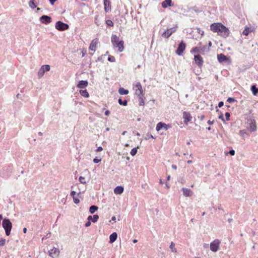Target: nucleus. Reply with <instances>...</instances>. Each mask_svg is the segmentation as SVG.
<instances>
[{
    "label": "nucleus",
    "mask_w": 258,
    "mask_h": 258,
    "mask_svg": "<svg viewBox=\"0 0 258 258\" xmlns=\"http://www.w3.org/2000/svg\"><path fill=\"white\" fill-rule=\"evenodd\" d=\"M211 30L217 32L223 38L227 37L230 33L229 30L224 25L220 23H214L211 25Z\"/></svg>",
    "instance_id": "obj_1"
},
{
    "label": "nucleus",
    "mask_w": 258,
    "mask_h": 258,
    "mask_svg": "<svg viewBox=\"0 0 258 258\" xmlns=\"http://www.w3.org/2000/svg\"><path fill=\"white\" fill-rule=\"evenodd\" d=\"M111 43L114 47L117 48L119 52H122L124 50V42L119 41V37L116 35H112L111 36Z\"/></svg>",
    "instance_id": "obj_2"
},
{
    "label": "nucleus",
    "mask_w": 258,
    "mask_h": 258,
    "mask_svg": "<svg viewBox=\"0 0 258 258\" xmlns=\"http://www.w3.org/2000/svg\"><path fill=\"white\" fill-rule=\"evenodd\" d=\"M3 227L5 230L6 234L9 236L12 228V223L8 219H4L2 223Z\"/></svg>",
    "instance_id": "obj_3"
},
{
    "label": "nucleus",
    "mask_w": 258,
    "mask_h": 258,
    "mask_svg": "<svg viewBox=\"0 0 258 258\" xmlns=\"http://www.w3.org/2000/svg\"><path fill=\"white\" fill-rule=\"evenodd\" d=\"M50 69V67L49 65L45 64L43 65L41 67L40 69L38 72V77L39 78H42L45 72L49 71Z\"/></svg>",
    "instance_id": "obj_4"
},
{
    "label": "nucleus",
    "mask_w": 258,
    "mask_h": 258,
    "mask_svg": "<svg viewBox=\"0 0 258 258\" xmlns=\"http://www.w3.org/2000/svg\"><path fill=\"white\" fill-rule=\"evenodd\" d=\"M220 241L218 239H215L210 243V247L211 251L213 252L217 251L219 249Z\"/></svg>",
    "instance_id": "obj_5"
},
{
    "label": "nucleus",
    "mask_w": 258,
    "mask_h": 258,
    "mask_svg": "<svg viewBox=\"0 0 258 258\" xmlns=\"http://www.w3.org/2000/svg\"><path fill=\"white\" fill-rule=\"evenodd\" d=\"M177 27H172L167 29L162 34V36L164 38H169L174 32L176 31Z\"/></svg>",
    "instance_id": "obj_6"
},
{
    "label": "nucleus",
    "mask_w": 258,
    "mask_h": 258,
    "mask_svg": "<svg viewBox=\"0 0 258 258\" xmlns=\"http://www.w3.org/2000/svg\"><path fill=\"white\" fill-rule=\"evenodd\" d=\"M55 28L59 31H64L69 28V25L61 21H57L55 24Z\"/></svg>",
    "instance_id": "obj_7"
},
{
    "label": "nucleus",
    "mask_w": 258,
    "mask_h": 258,
    "mask_svg": "<svg viewBox=\"0 0 258 258\" xmlns=\"http://www.w3.org/2000/svg\"><path fill=\"white\" fill-rule=\"evenodd\" d=\"M134 89L135 94L138 95L140 98H141L143 92L141 83H137L134 87Z\"/></svg>",
    "instance_id": "obj_8"
},
{
    "label": "nucleus",
    "mask_w": 258,
    "mask_h": 258,
    "mask_svg": "<svg viewBox=\"0 0 258 258\" xmlns=\"http://www.w3.org/2000/svg\"><path fill=\"white\" fill-rule=\"evenodd\" d=\"M170 127V125L166 124L165 123L162 122H159L156 125V130L158 132L162 129L166 131Z\"/></svg>",
    "instance_id": "obj_9"
},
{
    "label": "nucleus",
    "mask_w": 258,
    "mask_h": 258,
    "mask_svg": "<svg viewBox=\"0 0 258 258\" xmlns=\"http://www.w3.org/2000/svg\"><path fill=\"white\" fill-rule=\"evenodd\" d=\"M59 250L58 248L54 247L49 251V254L50 256H51L52 258L58 257L59 255Z\"/></svg>",
    "instance_id": "obj_10"
},
{
    "label": "nucleus",
    "mask_w": 258,
    "mask_h": 258,
    "mask_svg": "<svg viewBox=\"0 0 258 258\" xmlns=\"http://www.w3.org/2000/svg\"><path fill=\"white\" fill-rule=\"evenodd\" d=\"M186 47L185 44L182 41L178 45V47L176 50V53L178 55H181L182 53L185 50Z\"/></svg>",
    "instance_id": "obj_11"
},
{
    "label": "nucleus",
    "mask_w": 258,
    "mask_h": 258,
    "mask_svg": "<svg viewBox=\"0 0 258 258\" xmlns=\"http://www.w3.org/2000/svg\"><path fill=\"white\" fill-rule=\"evenodd\" d=\"M217 59L220 62L230 61L229 57L226 56L224 54L221 53L217 55Z\"/></svg>",
    "instance_id": "obj_12"
},
{
    "label": "nucleus",
    "mask_w": 258,
    "mask_h": 258,
    "mask_svg": "<svg viewBox=\"0 0 258 258\" xmlns=\"http://www.w3.org/2000/svg\"><path fill=\"white\" fill-rule=\"evenodd\" d=\"M183 118L184 119V122L187 124L192 119V116L189 112L184 111L183 113Z\"/></svg>",
    "instance_id": "obj_13"
},
{
    "label": "nucleus",
    "mask_w": 258,
    "mask_h": 258,
    "mask_svg": "<svg viewBox=\"0 0 258 258\" xmlns=\"http://www.w3.org/2000/svg\"><path fill=\"white\" fill-rule=\"evenodd\" d=\"M98 43V40L97 39L93 40L90 45L89 49L91 51H95Z\"/></svg>",
    "instance_id": "obj_14"
},
{
    "label": "nucleus",
    "mask_w": 258,
    "mask_h": 258,
    "mask_svg": "<svg viewBox=\"0 0 258 258\" xmlns=\"http://www.w3.org/2000/svg\"><path fill=\"white\" fill-rule=\"evenodd\" d=\"M40 21L42 23L49 24L51 22V18L49 16L43 15L40 18Z\"/></svg>",
    "instance_id": "obj_15"
},
{
    "label": "nucleus",
    "mask_w": 258,
    "mask_h": 258,
    "mask_svg": "<svg viewBox=\"0 0 258 258\" xmlns=\"http://www.w3.org/2000/svg\"><path fill=\"white\" fill-rule=\"evenodd\" d=\"M249 124V130L251 132L255 131L256 130V122L254 119H250L248 120Z\"/></svg>",
    "instance_id": "obj_16"
},
{
    "label": "nucleus",
    "mask_w": 258,
    "mask_h": 258,
    "mask_svg": "<svg viewBox=\"0 0 258 258\" xmlns=\"http://www.w3.org/2000/svg\"><path fill=\"white\" fill-rule=\"evenodd\" d=\"M194 59H195V61L196 64L198 66H199V67L202 66L203 63V60L202 57L200 55H195Z\"/></svg>",
    "instance_id": "obj_17"
},
{
    "label": "nucleus",
    "mask_w": 258,
    "mask_h": 258,
    "mask_svg": "<svg viewBox=\"0 0 258 258\" xmlns=\"http://www.w3.org/2000/svg\"><path fill=\"white\" fill-rule=\"evenodd\" d=\"M182 192H183V195L185 196V197H191L192 196V191L190 189H188V188H185V187H183L182 189H181Z\"/></svg>",
    "instance_id": "obj_18"
},
{
    "label": "nucleus",
    "mask_w": 258,
    "mask_h": 258,
    "mask_svg": "<svg viewBox=\"0 0 258 258\" xmlns=\"http://www.w3.org/2000/svg\"><path fill=\"white\" fill-rule=\"evenodd\" d=\"M88 82L87 81H80L77 85V87L79 88H85L88 86Z\"/></svg>",
    "instance_id": "obj_19"
},
{
    "label": "nucleus",
    "mask_w": 258,
    "mask_h": 258,
    "mask_svg": "<svg viewBox=\"0 0 258 258\" xmlns=\"http://www.w3.org/2000/svg\"><path fill=\"white\" fill-rule=\"evenodd\" d=\"M124 190V188L121 186H117L114 189V192L116 195L121 194Z\"/></svg>",
    "instance_id": "obj_20"
},
{
    "label": "nucleus",
    "mask_w": 258,
    "mask_h": 258,
    "mask_svg": "<svg viewBox=\"0 0 258 258\" xmlns=\"http://www.w3.org/2000/svg\"><path fill=\"white\" fill-rule=\"evenodd\" d=\"M117 235L116 232L112 233L109 236V242L112 243L114 242L117 239Z\"/></svg>",
    "instance_id": "obj_21"
},
{
    "label": "nucleus",
    "mask_w": 258,
    "mask_h": 258,
    "mask_svg": "<svg viewBox=\"0 0 258 258\" xmlns=\"http://www.w3.org/2000/svg\"><path fill=\"white\" fill-rule=\"evenodd\" d=\"M171 0H165L162 3V7L163 8H167L168 7L171 6Z\"/></svg>",
    "instance_id": "obj_22"
},
{
    "label": "nucleus",
    "mask_w": 258,
    "mask_h": 258,
    "mask_svg": "<svg viewBox=\"0 0 258 258\" xmlns=\"http://www.w3.org/2000/svg\"><path fill=\"white\" fill-rule=\"evenodd\" d=\"M80 94L85 97V98H89V94L87 91V90H80L79 91Z\"/></svg>",
    "instance_id": "obj_23"
},
{
    "label": "nucleus",
    "mask_w": 258,
    "mask_h": 258,
    "mask_svg": "<svg viewBox=\"0 0 258 258\" xmlns=\"http://www.w3.org/2000/svg\"><path fill=\"white\" fill-rule=\"evenodd\" d=\"M206 47H196L192 49V52L194 53H201L203 49Z\"/></svg>",
    "instance_id": "obj_24"
},
{
    "label": "nucleus",
    "mask_w": 258,
    "mask_h": 258,
    "mask_svg": "<svg viewBox=\"0 0 258 258\" xmlns=\"http://www.w3.org/2000/svg\"><path fill=\"white\" fill-rule=\"evenodd\" d=\"M36 3V0H31L29 2V6L31 9H34L37 7Z\"/></svg>",
    "instance_id": "obj_25"
},
{
    "label": "nucleus",
    "mask_w": 258,
    "mask_h": 258,
    "mask_svg": "<svg viewBox=\"0 0 258 258\" xmlns=\"http://www.w3.org/2000/svg\"><path fill=\"white\" fill-rule=\"evenodd\" d=\"M118 92L120 95H127L128 93V91L123 88H120L118 90Z\"/></svg>",
    "instance_id": "obj_26"
},
{
    "label": "nucleus",
    "mask_w": 258,
    "mask_h": 258,
    "mask_svg": "<svg viewBox=\"0 0 258 258\" xmlns=\"http://www.w3.org/2000/svg\"><path fill=\"white\" fill-rule=\"evenodd\" d=\"M98 209V208L97 206H94V205H93V206H91L90 207V209H89V212H90L91 214H93Z\"/></svg>",
    "instance_id": "obj_27"
},
{
    "label": "nucleus",
    "mask_w": 258,
    "mask_h": 258,
    "mask_svg": "<svg viewBox=\"0 0 258 258\" xmlns=\"http://www.w3.org/2000/svg\"><path fill=\"white\" fill-rule=\"evenodd\" d=\"M251 90L254 95H256L258 93V89L256 88L254 85L251 86Z\"/></svg>",
    "instance_id": "obj_28"
},
{
    "label": "nucleus",
    "mask_w": 258,
    "mask_h": 258,
    "mask_svg": "<svg viewBox=\"0 0 258 258\" xmlns=\"http://www.w3.org/2000/svg\"><path fill=\"white\" fill-rule=\"evenodd\" d=\"M170 248L172 252L176 253L177 252L176 249L175 248V244L173 242H171L170 245Z\"/></svg>",
    "instance_id": "obj_29"
},
{
    "label": "nucleus",
    "mask_w": 258,
    "mask_h": 258,
    "mask_svg": "<svg viewBox=\"0 0 258 258\" xmlns=\"http://www.w3.org/2000/svg\"><path fill=\"white\" fill-rule=\"evenodd\" d=\"M110 3L109 1H108V0H104V5L105 6V11L107 12H108L110 10V9H108L106 7L107 5H109Z\"/></svg>",
    "instance_id": "obj_30"
},
{
    "label": "nucleus",
    "mask_w": 258,
    "mask_h": 258,
    "mask_svg": "<svg viewBox=\"0 0 258 258\" xmlns=\"http://www.w3.org/2000/svg\"><path fill=\"white\" fill-rule=\"evenodd\" d=\"M138 148H139V147H137V148H133V149L131 150V152H130V153H131V155H132L133 156H135V155L137 154V151H138L137 149H138Z\"/></svg>",
    "instance_id": "obj_31"
},
{
    "label": "nucleus",
    "mask_w": 258,
    "mask_h": 258,
    "mask_svg": "<svg viewBox=\"0 0 258 258\" xmlns=\"http://www.w3.org/2000/svg\"><path fill=\"white\" fill-rule=\"evenodd\" d=\"M249 31H250L249 27H246L243 32V34L245 36H247L249 34Z\"/></svg>",
    "instance_id": "obj_32"
},
{
    "label": "nucleus",
    "mask_w": 258,
    "mask_h": 258,
    "mask_svg": "<svg viewBox=\"0 0 258 258\" xmlns=\"http://www.w3.org/2000/svg\"><path fill=\"white\" fill-rule=\"evenodd\" d=\"M118 103L119 104L123 106H126L127 105V101L126 100L122 101L121 99H119Z\"/></svg>",
    "instance_id": "obj_33"
},
{
    "label": "nucleus",
    "mask_w": 258,
    "mask_h": 258,
    "mask_svg": "<svg viewBox=\"0 0 258 258\" xmlns=\"http://www.w3.org/2000/svg\"><path fill=\"white\" fill-rule=\"evenodd\" d=\"M79 181L82 184H86V181L84 177L80 176L79 178Z\"/></svg>",
    "instance_id": "obj_34"
},
{
    "label": "nucleus",
    "mask_w": 258,
    "mask_h": 258,
    "mask_svg": "<svg viewBox=\"0 0 258 258\" xmlns=\"http://www.w3.org/2000/svg\"><path fill=\"white\" fill-rule=\"evenodd\" d=\"M99 219V216L97 215H94L93 216L92 222L95 223Z\"/></svg>",
    "instance_id": "obj_35"
},
{
    "label": "nucleus",
    "mask_w": 258,
    "mask_h": 258,
    "mask_svg": "<svg viewBox=\"0 0 258 258\" xmlns=\"http://www.w3.org/2000/svg\"><path fill=\"white\" fill-rule=\"evenodd\" d=\"M106 24L109 26H113V23L112 21L110 20H107L106 21Z\"/></svg>",
    "instance_id": "obj_36"
},
{
    "label": "nucleus",
    "mask_w": 258,
    "mask_h": 258,
    "mask_svg": "<svg viewBox=\"0 0 258 258\" xmlns=\"http://www.w3.org/2000/svg\"><path fill=\"white\" fill-rule=\"evenodd\" d=\"M73 201H74L75 204H79L80 203V200L77 197H76V196L73 197Z\"/></svg>",
    "instance_id": "obj_37"
},
{
    "label": "nucleus",
    "mask_w": 258,
    "mask_h": 258,
    "mask_svg": "<svg viewBox=\"0 0 258 258\" xmlns=\"http://www.w3.org/2000/svg\"><path fill=\"white\" fill-rule=\"evenodd\" d=\"M6 243V240L4 238L0 239V246H4Z\"/></svg>",
    "instance_id": "obj_38"
},
{
    "label": "nucleus",
    "mask_w": 258,
    "mask_h": 258,
    "mask_svg": "<svg viewBox=\"0 0 258 258\" xmlns=\"http://www.w3.org/2000/svg\"><path fill=\"white\" fill-rule=\"evenodd\" d=\"M108 60L110 62H114L115 58L113 56H109L108 58Z\"/></svg>",
    "instance_id": "obj_39"
},
{
    "label": "nucleus",
    "mask_w": 258,
    "mask_h": 258,
    "mask_svg": "<svg viewBox=\"0 0 258 258\" xmlns=\"http://www.w3.org/2000/svg\"><path fill=\"white\" fill-rule=\"evenodd\" d=\"M235 100L234 98H231V97H229L228 99H227V101L229 102V103H232L234 101H235Z\"/></svg>",
    "instance_id": "obj_40"
},
{
    "label": "nucleus",
    "mask_w": 258,
    "mask_h": 258,
    "mask_svg": "<svg viewBox=\"0 0 258 258\" xmlns=\"http://www.w3.org/2000/svg\"><path fill=\"white\" fill-rule=\"evenodd\" d=\"M100 161H101V159L95 158L93 159V162L95 164H97Z\"/></svg>",
    "instance_id": "obj_41"
},
{
    "label": "nucleus",
    "mask_w": 258,
    "mask_h": 258,
    "mask_svg": "<svg viewBox=\"0 0 258 258\" xmlns=\"http://www.w3.org/2000/svg\"><path fill=\"white\" fill-rule=\"evenodd\" d=\"M239 135H240V136H244L245 134H246V133L244 131H243V130H240V131H239Z\"/></svg>",
    "instance_id": "obj_42"
},
{
    "label": "nucleus",
    "mask_w": 258,
    "mask_h": 258,
    "mask_svg": "<svg viewBox=\"0 0 258 258\" xmlns=\"http://www.w3.org/2000/svg\"><path fill=\"white\" fill-rule=\"evenodd\" d=\"M230 113L229 112H226L225 113V116L227 120H229L230 119Z\"/></svg>",
    "instance_id": "obj_43"
},
{
    "label": "nucleus",
    "mask_w": 258,
    "mask_h": 258,
    "mask_svg": "<svg viewBox=\"0 0 258 258\" xmlns=\"http://www.w3.org/2000/svg\"><path fill=\"white\" fill-rule=\"evenodd\" d=\"M229 153L231 155L233 156L235 154V151L234 150H230L229 152Z\"/></svg>",
    "instance_id": "obj_44"
},
{
    "label": "nucleus",
    "mask_w": 258,
    "mask_h": 258,
    "mask_svg": "<svg viewBox=\"0 0 258 258\" xmlns=\"http://www.w3.org/2000/svg\"><path fill=\"white\" fill-rule=\"evenodd\" d=\"M103 150V148L101 147H99L96 149V151L97 152H101Z\"/></svg>",
    "instance_id": "obj_45"
},
{
    "label": "nucleus",
    "mask_w": 258,
    "mask_h": 258,
    "mask_svg": "<svg viewBox=\"0 0 258 258\" xmlns=\"http://www.w3.org/2000/svg\"><path fill=\"white\" fill-rule=\"evenodd\" d=\"M76 191H72L71 192V196L72 197H75V195H76Z\"/></svg>",
    "instance_id": "obj_46"
},
{
    "label": "nucleus",
    "mask_w": 258,
    "mask_h": 258,
    "mask_svg": "<svg viewBox=\"0 0 258 258\" xmlns=\"http://www.w3.org/2000/svg\"><path fill=\"white\" fill-rule=\"evenodd\" d=\"M91 225V222L90 221H88L85 224V226L86 227H89Z\"/></svg>",
    "instance_id": "obj_47"
},
{
    "label": "nucleus",
    "mask_w": 258,
    "mask_h": 258,
    "mask_svg": "<svg viewBox=\"0 0 258 258\" xmlns=\"http://www.w3.org/2000/svg\"><path fill=\"white\" fill-rule=\"evenodd\" d=\"M198 32L199 34H201V35H203L204 32L203 31L201 30L200 29H198Z\"/></svg>",
    "instance_id": "obj_48"
},
{
    "label": "nucleus",
    "mask_w": 258,
    "mask_h": 258,
    "mask_svg": "<svg viewBox=\"0 0 258 258\" xmlns=\"http://www.w3.org/2000/svg\"><path fill=\"white\" fill-rule=\"evenodd\" d=\"M223 104H224L223 102L220 101L218 104V107H221L222 106H223Z\"/></svg>",
    "instance_id": "obj_49"
},
{
    "label": "nucleus",
    "mask_w": 258,
    "mask_h": 258,
    "mask_svg": "<svg viewBox=\"0 0 258 258\" xmlns=\"http://www.w3.org/2000/svg\"><path fill=\"white\" fill-rule=\"evenodd\" d=\"M92 219H93V217L92 216H89L87 218V219L89 221H90L91 220L92 221Z\"/></svg>",
    "instance_id": "obj_50"
},
{
    "label": "nucleus",
    "mask_w": 258,
    "mask_h": 258,
    "mask_svg": "<svg viewBox=\"0 0 258 258\" xmlns=\"http://www.w3.org/2000/svg\"><path fill=\"white\" fill-rule=\"evenodd\" d=\"M49 2L50 3L53 5L54 4V3L57 1V0H49Z\"/></svg>",
    "instance_id": "obj_51"
},
{
    "label": "nucleus",
    "mask_w": 258,
    "mask_h": 258,
    "mask_svg": "<svg viewBox=\"0 0 258 258\" xmlns=\"http://www.w3.org/2000/svg\"><path fill=\"white\" fill-rule=\"evenodd\" d=\"M105 114L107 116H108L110 114V111L109 110H106L105 112Z\"/></svg>",
    "instance_id": "obj_52"
},
{
    "label": "nucleus",
    "mask_w": 258,
    "mask_h": 258,
    "mask_svg": "<svg viewBox=\"0 0 258 258\" xmlns=\"http://www.w3.org/2000/svg\"><path fill=\"white\" fill-rule=\"evenodd\" d=\"M214 123V121H211V120H209L208 121V123L210 125H211L213 123Z\"/></svg>",
    "instance_id": "obj_53"
},
{
    "label": "nucleus",
    "mask_w": 258,
    "mask_h": 258,
    "mask_svg": "<svg viewBox=\"0 0 258 258\" xmlns=\"http://www.w3.org/2000/svg\"><path fill=\"white\" fill-rule=\"evenodd\" d=\"M204 115H201V116H199V118H200L201 120H203L204 119Z\"/></svg>",
    "instance_id": "obj_54"
},
{
    "label": "nucleus",
    "mask_w": 258,
    "mask_h": 258,
    "mask_svg": "<svg viewBox=\"0 0 258 258\" xmlns=\"http://www.w3.org/2000/svg\"><path fill=\"white\" fill-rule=\"evenodd\" d=\"M172 168L175 170L177 169V166L175 165H172Z\"/></svg>",
    "instance_id": "obj_55"
},
{
    "label": "nucleus",
    "mask_w": 258,
    "mask_h": 258,
    "mask_svg": "<svg viewBox=\"0 0 258 258\" xmlns=\"http://www.w3.org/2000/svg\"><path fill=\"white\" fill-rule=\"evenodd\" d=\"M219 118L220 119H221V120H222L223 121H224V118H223V116L222 115H221L219 116Z\"/></svg>",
    "instance_id": "obj_56"
},
{
    "label": "nucleus",
    "mask_w": 258,
    "mask_h": 258,
    "mask_svg": "<svg viewBox=\"0 0 258 258\" xmlns=\"http://www.w3.org/2000/svg\"><path fill=\"white\" fill-rule=\"evenodd\" d=\"M111 220H112V221H115H115H116V217H115V216H113V217H112V218H111Z\"/></svg>",
    "instance_id": "obj_57"
},
{
    "label": "nucleus",
    "mask_w": 258,
    "mask_h": 258,
    "mask_svg": "<svg viewBox=\"0 0 258 258\" xmlns=\"http://www.w3.org/2000/svg\"><path fill=\"white\" fill-rule=\"evenodd\" d=\"M209 246V244H207V243H205L204 244V247H205V248H207Z\"/></svg>",
    "instance_id": "obj_58"
},
{
    "label": "nucleus",
    "mask_w": 258,
    "mask_h": 258,
    "mask_svg": "<svg viewBox=\"0 0 258 258\" xmlns=\"http://www.w3.org/2000/svg\"><path fill=\"white\" fill-rule=\"evenodd\" d=\"M23 232L24 233H26L27 232V228H23Z\"/></svg>",
    "instance_id": "obj_59"
},
{
    "label": "nucleus",
    "mask_w": 258,
    "mask_h": 258,
    "mask_svg": "<svg viewBox=\"0 0 258 258\" xmlns=\"http://www.w3.org/2000/svg\"><path fill=\"white\" fill-rule=\"evenodd\" d=\"M166 186L168 189L170 188V186L167 183H166Z\"/></svg>",
    "instance_id": "obj_60"
},
{
    "label": "nucleus",
    "mask_w": 258,
    "mask_h": 258,
    "mask_svg": "<svg viewBox=\"0 0 258 258\" xmlns=\"http://www.w3.org/2000/svg\"><path fill=\"white\" fill-rule=\"evenodd\" d=\"M187 163L188 164H191V163H192V161H191V160H188V161H187Z\"/></svg>",
    "instance_id": "obj_61"
},
{
    "label": "nucleus",
    "mask_w": 258,
    "mask_h": 258,
    "mask_svg": "<svg viewBox=\"0 0 258 258\" xmlns=\"http://www.w3.org/2000/svg\"><path fill=\"white\" fill-rule=\"evenodd\" d=\"M140 105H144V102L142 101L140 103Z\"/></svg>",
    "instance_id": "obj_62"
},
{
    "label": "nucleus",
    "mask_w": 258,
    "mask_h": 258,
    "mask_svg": "<svg viewBox=\"0 0 258 258\" xmlns=\"http://www.w3.org/2000/svg\"><path fill=\"white\" fill-rule=\"evenodd\" d=\"M149 137L151 138H152V139H155V138L152 135H150L149 136Z\"/></svg>",
    "instance_id": "obj_63"
},
{
    "label": "nucleus",
    "mask_w": 258,
    "mask_h": 258,
    "mask_svg": "<svg viewBox=\"0 0 258 258\" xmlns=\"http://www.w3.org/2000/svg\"><path fill=\"white\" fill-rule=\"evenodd\" d=\"M170 175H168L167 177V180H169L170 179Z\"/></svg>",
    "instance_id": "obj_64"
}]
</instances>
